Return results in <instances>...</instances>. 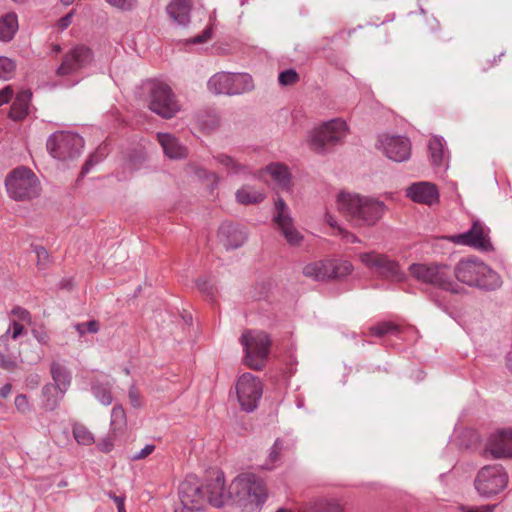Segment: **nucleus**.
<instances>
[{
    "mask_svg": "<svg viewBox=\"0 0 512 512\" xmlns=\"http://www.w3.org/2000/svg\"><path fill=\"white\" fill-rule=\"evenodd\" d=\"M336 205L347 221L358 227L375 225L386 209L384 202L378 199L348 192L338 194Z\"/></svg>",
    "mask_w": 512,
    "mask_h": 512,
    "instance_id": "obj_1",
    "label": "nucleus"
},
{
    "mask_svg": "<svg viewBox=\"0 0 512 512\" xmlns=\"http://www.w3.org/2000/svg\"><path fill=\"white\" fill-rule=\"evenodd\" d=\"M454 275L459 282L485 291L496 290L503 283L501 276L477 257L462 258Z\"/></svg>",
    "mask_w": 512,
    "mask_h": 512,
    "instance_id": "obj_2",
    "label": "nucleus"
},
{
    "mask_svg": "<svg viewBox=\"0 0 512 512\" xmlns=\"http://www.w3.org/2000/svg\"><path fill=\"white\" fill-rule=\"evenodd\" d=\"M231 503L242 512H257L266 500L264 482L251 473L237 476L230 484Z\"/></svg>",
    "mask_w": 512,
    "mask_h": 512,
    "instance_id": "obj_3",
    "label": "nucleus"
},
{
    "mask_svg": "<svg viewBox=\"0 0 512 512\" xmlns=\"http://www.w3.org/2000/svg\"><path fill=\"white\" fill-rule=\"evenodd\" d=\"M149 109L162 118L170 119L180 111V104L171 87L152 79L144 84Z\"/></svg>",
    "mask_w": 512,
    "mask_h": 512,
    "instance_id": "obj_4",
    "label": "nucleus"
},
{
    "mask_svg": "<svg viewBox=\"0 0 512 512\" xmlns=\"http://www.w3.org/2000/svg\"><path fill=\"white\" fill-rule=\"evenodd\" d=\"M5 185L9 196L16 201L31 200L39 196L41 184L36 174L25 166L12 170Z\"/></svg>",
    "mask_w": 512,
    "mask_h": 512,
    "instance_id": "obj_5",
    "label": "nucleus"
},
{
    "mask_svg": "<svg viewBox=\"0 0 512 512\" xmlns=\"http://www.w3.org/2000/svg\"><path fill=\"white\" fill-rule=\"evenodd\" d=\"M209 92L215 95H241L254 89V82L248 73L218 72L207 82Z\"/></svg>",
    "mask_w": 512,
    "mask_h": 512,
    "instance_id": "obj_6",
    "label": "nucleus"
},
{
    "mask_svg": "<svg viewBox=\"0 0 512 512\" xmlns=\"http://www.w3.org/2000/svg\"><path fill=\"white\" fill-rule=\"evenodd\" d=\"M348 127L342 119H332L315 128L309 136L310 148L319 154L326 153L346 136Z\"/></svg>",
    "mask_w": 512,
    "mask_h": 512,
    "instance_id": "obj_7",
    "label": "nucleus"
},
{
    "mask_svg": "<svg viewBox=\"0 0 512 512\" xmlns=\"http://www.w3.org/2000/svg\"><path fill=\"white\" fill-rule=\"evenodd\" d=\"M409 272L419 282L458 293V286L452 280L447 265L414 263L409 266Z\"/></svg>",
    "mask_w": 512,
    "mask_h": 512,
    "instance_id": "obj_8",
    "label": "nucleus"
},
{
    "mask_svg": "<svg viewBox=\"0 0 512 512\" xmlns=\"http://www.w3.org/2000/svg\"><path fill=\"white\" fill-rule=\"evenodd\" d=\"M240 342L245 350L246 364L254 370H261L270 351L269 335L263 331L250 330L241 336Z\"/></svg>",
    "mask_w": 512,
    "mask_h": 512,
    "instance_id": "obj_9",
    "label": "nucleus"
},
{
    "mask_svg": "<svg viewBox=\"0 0 512 512\" xmlns=\"http://www.w3.org/2000/svg\"><path fill=\"white\" fill-rule=\"evenodd\" d=\"M46 147L49 154L55 159L73 160L80 156L84 140L77 133L57 131L49 136Z\"/></svg>",
    "mask_w": 512,
    "mask_h": 512,
    "instance_id": "obj_10",
    "label": "nucleus"
},
{
    "mask_svg": "<svg viewBox=\"0 0 512 512\" xmlns=\"http://www.w3.org/2000/svg\"><path fill=\"white\" fill-rule=\"evenodd\" d=\"M508 481L509 477L503 466L487 465L478 471L474 486L480 496L490 498L503 491Z\"/></svg>",
    "mask_w": 512,
    "mask_h": 512,
    "instance_id": "obj_11",
    "label": "nucleus"
},
{
    "mask_svg": "<svg viewBox=\"0 0 512 512\" xmlns=\"http://www.w3.org/2000/svg\"><path fill=\"white\" fill-rule=\"evenodd\" d=\"M353 271V265L347 260H320L303 267V275L315 281L341 279Z\"/></svg>",
    "mask_w": 512,
    "mask_h": 512,
    "instance_id": "obj_12",
    "label": "nucleus"
},
{
    "mask_svg": "<svg viewBox=\"0 0 512 512\" xmlns=\"http://www.w3.org/2000/svg\"><path fill=\"white\" fill-rule=\"evenodd\" d=\"M360 261L383 279L403 281L406 277L397 261L387 255L371 251L359 254Z\"/></svg>",
    "mask_w": 512,
    "mask_h": 512,
    "instance_id": "obj_13",
    "label": "nucleus"
},
{
    "mask_svg": "<svg viewBox=\"0 0 512 512\" xmlns=\"http://www.w3.org/2000/svg\"><path fill=\"white\" fill-rule=\"evenodd\" d=\"M237 398L241 408L246 412L254 411L262 396V384L251 373L242 374L236 384Z\"/></svg>",
    "mask_w": 512,
    "mask_h": 512,
    "instance_id": "obj_14",
    "label": "nucleus"
},
{
    "mask_svg": "<svg viewBox=\"0 0 512 512\" xmlns=\"http://www.w3.org/2000/svg\"><path fill=\"white\" fill-rule=\"evenodd\" d=\"M93 60L94 53L91 48L83 44L76 45L64 55L56 69V75L59 77L73 75L91 65Z\"/></svg>",
    "mask_w": 512,
    "mask_h": 512,
    "instance_id": "obj_15",
    "label": "nucleus"
},
{
    "mask_svg": "<svg viewBox=\"0 0 512 512\" xmlns=\"http://www.w3.org/2000/svg\"><path fill=\"white\" fill-rule=\"evenodd\" d=\"M489 232V228L483 223L475 221L468 231L453 236L452 241L458 245L470 246L482 252H489L494 249L489 238Z\"/></svg>",
    "mask_w": 512,
    "mask_h": 512,
    "instance_id": "obj_16",
    "label": "nucleus"
},
{
    "mask_svg": "<svg viewBox=\"0 0 512 512\" xmlns=\"http://www.w3.org/2000/svg\"><path fill=\"white\" fill-rule=\"evenodd\" d=\"M275 210L276 213L273 218L274 222L286 239L287 243L291 246L299 245L303 240V236L294 227L289 208L281 197H278L275 200Z\"/></svg>",
    "mask_w": 512,
    "mask_h": 512,
    "instance_id": "obj_17",
    "label": "nucleus"
},
{
    "mask_svg": "<svg viewBox=\"0 0 512 512\" xmlns=\"http://www.w3.org/2000/svg\"><path fill=\"white\" fill-rule=\"evenodd\" d=\"M179 499L183 505H190L192 509L201 510L206 503L205 486L201 485L198 478L188 476L179 485Z\"/></svg>",
    "mask_w": 512,
    "mask_h": 512,
    "instance_id": "obj_18",
    "label": "nucleus"
},
{
    "mask_svg": "<svg viewBox=\"0 0 512 512\" xmlns=\"http://www.w3.org/2000/svg\"><path fill=\"white\" fill-rule=\"evenodd\" d=\"M379 147L390 160L395 162H404L411 156V142L405 136H381Z\"/></svg>",
    "mask_w": 512,
    "mask_h": 512,
    "instance_id": "obj_19",
    "label": "nucleus"
},
{
    "mask_svg": "<svg viewBox=\"0 0 512 512\" xmlns=\"http://www.w3.org/2000/svg\"><path fill=\"white\" fill-rule=\"evenodd\" d=\"M205 496L206 502L216 508H221L231 503L230 488L226 491L223 474H218L216 478L207 481L205 484Z\"/></svg>",
    "mask_w": 512,
    "mask_h": 512,
    "instance_id": "obj_20",
    "label": "nucleus"
},
{
    "mask_svg": "<svg viewBox=\"0 0 512 512\" xmlns=\"http://www.w3.org/2000/svg\"><path fill=\"white\" fill-rule=\"evenodd\" d=\"M406 196L414 202L426 205H432L439 200L438 189L430 182L412 183L406 189Z\"/></svg>",
    "mask_w": 512,
    "mask_h": 512,
    "instance_id": "obj_21",
    "label": "nucleus"
},
{
    "mask_svg": "<svg viewBox=\"0 0 512 512\" xmlns=\"http://www.w3.org/2000/svg\"><path fill=\"white\" fill-rule=\"evenodd\" d=\"M487 450L494 458L512 457V429L492 434L487 442Z\"/></svg>",
    "mask_w": 512,
    "mask_h": 512,
    "instance_id": "obj_22",
    "label": "nucleus"
},
{
    "mask_svg": "<svg viewBox=\"0 0 512 512\" xmlns=\"http://www.w3.org/2000/svg\"><path fill=\"white\" fill-rule=\"evenodd\" d=\"M218 237L227 250L237 249L246 242L247 232L239 225L223 223L219 227Z\"/></svg>",
    "mask_w": 512,
    "mask_h": 512,
    "instance_id": "obj_23",
    "label": "nucleus"
},
{
    "mask_svg": "<svg viewBox=\"0 0 512 512\" xmlns=\"http://www.w3.org/2000/svg\"><path fill=\"white\" fill-rule=\"evenodd\" d=\"M157 139L164 154L170 159H183L187 156V148L170 133H157Z\"/></svg>",
    "mask_w": 512,
    "mask_h": 512,
    "instance_id": "obj_24",
    "label": "nucleus"
},
{
    "mask_svg": "<svg viewBox=\"0 0 512 512\" xmlns=\"http://www.w3.org/2000/svg\"><path fill=\"white\" fill-rule=\"evenodd\" d=\"M300 512H344L343 506L333 498H314L301 504Z\"/></svg>",
    "mask_w": 512,
    "mask_h": 512,
    "instance_id": "obj_25",
    "label": "nucleus"
},
{
    "mask_svg": "<svg viewBox=\"0 0 512 512\" xmlns=\"http://www.w3.org/2000/svg\"><path fill=\"white\" fill-rule=\"evenodd\" d=\"M32 99V92L27 90H22L17 93L9 111V118L14 121H21L29 113L30 102Z\"/></svg>",
    "mask_w": 512,
    "mask_h": 512,
    "instance_id": "obj_26",
    "label": "nucleus"
},
{
    "mask_svg": "<svg viewBox=\"0 0 512 512\" xmlns=\"http://www.w3.org/2000/svg\"><path fill=\"white\" fill-rule=\"evenodd\" d=\"M169 17L179 26L190 22L189 0H172L166 8Z\"/></svg>",
    "mask_w": 512,
    "mask_h": 512,
    "instance_id": "obj_27",
    "label": "nucleus"
},
{
    "mask_svg": "<svg viewBox=\"0 0 512 512\" xmlns=\"http://www.w3.org/2000/svg\"><path fill=\"white\" fill-rule=\"evenodd\" d=\"M431 164L434 168H442L448 157L445 149V141L440 136H433L428 143Z\"/></svg>",
    "mask_w": 512,
    "mask_h": 512,
    "instance_id": "obj_28",
    "label": "nucleus"
},
{
    "mask_svg": "<svg viewBox=\"0 0 512 512\" xmlns=\"http://www.w3.org/2000/svg\"><path fill=\"white\" fill-rule=\"evenodd\" d=\"M41 404L46 411H54L58 408L65 393H62L52 383H47L42 387Z\"/></svg>",
    "mask_w": 512,
    "mask_h": 512,
    "instance_id": "obj_29",
    "label": "nucleus"
},
{
    "mask_svg": "<svg viewBox=\"0 0 512 512\" xmlns=\"http://www.w3.org/2000/svg\"><path fill=\"white\" fill-rule=\"evenodd\" d=\"M54 387L66 393L70 387L72 376L67 367L59 362H53L50 367Z\"/></svg>",
    "mask_w": 512,
    "mask_h": 512,
    "instance_id": "obj_30",
    "label": "nucleus"
},
{
    "mask_svg": "<svg viewBox=\"0 0 512 512\" xmlns=\"http://www.w3.org/2000/svg\"><path fill=\"white\" fill-rule=\"evenodd\" d=\"M112 387L113 383L109 380L95 379L91 383V392L101 404L109 406L113 402Z\"/></svg>",
    "mask_w": 512,
    "mask_h": 512,
    "instance_id": "obj_31",
    "label": "nucleus"
},
{
    "mask_svg": "<svg viewBox=\"0 0 512 512\" xmlns=\"http://www.w3.org/2000/svg\"><path fill=\"white\" fill-rule=\"evenodd\" d=\"M18 30V17L16 13L10 12L0 18V40L9 42L13 39Z\"/></svg>",
    "mask_w": 512,
    "mask_h": 512,
    "instance_id": "obj_32",
    "label": "nucleus"
},
{
    "mask_svg": "<svg viewBox=\"0 0 512 512\" xmlns=\"http://www.w3.org/2000/svg\"><path fill=\"white\" fill-rule=\"evenodd\" d=\"M235 197L238 203L249 205L262 202L265 198V195L263 192L255 189L250 185H244L236 191Z\"/></svg>",
    "mask_w": 512,
    "mask_h": 512,
    "instance_id": "obj_33",
    "label": "nucleus"
},
{
    "mask_svg": "<svg viewBox=\"0 0 512 512\" xmlns=\"http://www.w3.org/2000/svg\"><path fill=\"white\" fill-rule=\"evenodd\" d=\"M294 448V442H285L281 438H277L269 450L266 463L263 468L270 470L275 467V464L280 460V453L284 450H290Z\"/></svg>",
    "mask_w": 512,
    "mask_h": 512,
    "instance_id": "obj_34",
    "label": "nucleus"
},
{
    "mask_svg": "<svg viewBox=\"0 0 512 512\" xmlns=\"http://www.w3.org/2000/svg\"><path fill=\"white\" fill-rule=\"evenodd\" d=\"M267 171L281 189H289L291 175L285 165L273 163L267 167Z\"/></svg>",
    "mask_w": 512,
    "mask_h": 512,
    "instance_id": "obj_35",
    "label": "nucleus"
},
{
    "mask_svg": "<svg viewBox=\"0 0 512 512\" xmlns=\"http://www.w3.org/2000/svg\"><path fill=\"white\" fill-rule=\"evenodd\" d=\"M214 159L219 164L224 166L232 174L239 175V174H247L249 172L248 167L246 165L237 162L234 158H232L231 156H229L227 154H224V153L217 154L216 156H214Z\"/></svg>",
    "mask_w": 512,
    "mask_h": 512,
    "instance_id": "obj_36",
    "label": "nucleus"
},
{
    "mask_svg": "<svg viewBox=\"0 0 512 512\" xmlns=\"http://www.w3.org/2000/svg\"><path fill=\"white\" fill-rule=\"evenodd\" d=\"M398 331L399 327L393 322H381L369 328L370 334L376 337L397 334Z\"/></svg>",
    "mask_w": 512,
    "mask_h": 512,
    "instance_id": "obj_37",
    "label": "nucleus"
},
{
    "mask_svg": "<svg viewBox=\"0 0 512 512\" xmlns=\"http://www.w3.org/2000/svg\"><path fill=\"white\" fill-rule=\"evenodd\" d=\"M107 155V147L100 146L93 154L90 155L88 160L85 162V164L82 167L81 170V176L86 175L89 173L91 168L96 165L97 163L101 162L105 156Z\"/></svg>",
    "mask_w": 512,
    "mask_h": 512,
    "instance_id": "obj_38",
    "label": "nucleus"
},
{
    "mask_svg": "<svg viewBox=\"0 0 512 512\" xmlns=\"http://www.w3.org/2000/svg\"><path fill=\"white\" fill-rule=\"evenodd\" d=\"M73 436L80 445H90L94 442L93 434L82 424L73 426Z\"/></svg>",
    "mask_w": 512,
    "mask_h": 512,
    "instance_id": "obj_39",
    "label": "nucleus"
},
{
    "mask_svg": "<svg viewBox=\"0 0 512 512\" xmlns=\"http://www.w3.org/2000/svg\"><path fill=\"white\" fill-rule=\"evenodd\" d=\"M114 431L120 430L126 425V414L122 405H115L111 411V423Z\"/></svg>",
    "mask_w": 512,
    "mask_h": 512,
    "instance_id": "obj_40",
    "label": "nucleus"
},
{
    "mask_svg": "<svg viewBox=\"0 0 512 512\" xmlns=\"http://www.w3.org/2000/svg\"><path fill=\"white\" fill-rule=\"evenodd\" d=\"M16 64L15 62L5 56H0V79L10 80L15 73Z\"/></svg>",
    "mask_w": 512,
    "mask_h": 512,
    "instance_id": "obj_41",
    "label": "nucleus"
},
{
    "mask_svg": "<svg viewBox=\"0 0 512 512\" xmlns=\"http://www.w3.org/2000/svg\"><path fill=\"white\" fill-rule=\"evenodd\" d=\"M299 74L295 69H286L281 71L278 76V82L281 86H290L299 81Z\"/></svg>",
    "mask_w": 512,
    "mask_h": 512,
    "instance_id": "obj_42",
    "label": "nucleus"
},
{
    "mask_svg": "<svg viewBox=\"0 0 512 512\" xmlns=\"http://www.w3.org/2000/svg\"><path fill=\"white\" fill-rule=\"evenodd\" d=\"M198 122L204 129L208 130H213L219 125V119L215 113L199 115Z\"/></svg>",
    "mask_w": 512,
    "mask_h": 512,
    "instance_id": "obj_43",
    "label": "nucleus"
},
{
    "mask_svg": "<svg viewBox=\"0 0 512 512\" xmlns=\"http://www.w3.org/2000/svg\"><path fill=\"white\" fill-rule=\"evenodd\" d=\"M32 250L37 257V266L39 269H45L49 264V253L43 246L32 245Z\"/></svg>",
    "mask_w": 512,
    "mask_h": 512,
    "instance_id": "obj_44",
    "label": "nucleus"
},
{
    "mask_svg": "<svg viewBox=\"0 0 512 512\" xmlns=\"http://www.w3.org/2000/svg\"><path fill=\"white\" fill-rule=\"evenodd\" d=\"M74 328L80 336H83L86 333L94 334L99 331V323L96 320H90L87 322L77 323L74 325Z\"/></svg>",
    "mask_w": 512,
    "mask_h": 512,
    "instance_id": "obj_45",
    "label": "nucleus"
},
{
    "mask_svg": "<svg viewBox=\"0 0 512 512\" xmlns=\"http://www.w3.org/2000/svg\"><path fill=\"white\" fill-rule=\"evenodd\" d=\"M105 1L110 6L116 8L118 10L125 11V12L134 10L138 5L137 0H105Z\"/></svg>",
    "mask_w": 512,
    "mask_h": 512,
    "instance_id": "obj_46",
    "label": "nucleus"
},
{
    "mask_svg": "<svg viewBox=\"0 0 512 512\" xmlns=\"http://www.w3.org/2000/svg\"><path fill=\"white\" fill-rule=\"evenodd\" d=\"M128 399L133 408H141L143 400L140 391L135 384H132L128 390Z\"/></svg>",
    "mask_w": 512,
    "mask_h": 512,
    "instance_id": "obj_47",
    "label": "nucleus"
},
{
    "mask_svg": "<svg viewBox=\"0 0 512 512\" xmlns=\"http://www.w3.org/2000/svg\"><path fill=\"white\" fill-rule=\"evenodd\" d=\"M15 406L17 408V410L21 413H25L27 411H29L30 407H29V403H28V399L26 397V395L24 394H19L15 397Z\"/></svg>",
    "mask_w": 512,
    "mask_h": 512,
    "instance_id": "obj_48",
    "label": "nucleus"
},
{
    "mask_svg": "<svg viewBox=\"0 0 512 512\" xmlns=\"http://www.w3.org/2000/svg\"><path fill=\"white\" fill-rule=\"evenodd\" d=\"M14 95V91L10 85L5 86L0 90V106L10 102Z\"/></svg>",
    "mask_w": 512,
    "mask_h": 512,
    "instance_id": "obj_49",
    "label": "nucleus"
},
{
    "mask_svg": "<svg viewBox=\"0 0 512 512\" xmlns=\"http://www.w3.org/2000/svg\"><path fill=\"white\" fill-rule=\"evenodd\" d=\"M16 367L17 363L0 351V368L5 370H13Z\"/></svg>",
    "mask_w": 512,
    "mask_h": 512,
    "instance_id": "obj_50",
    "label": "nucleus"
},
{
    "mask_svg": "<svg viewBox=\"0 0 512 512\" xmlns=\"http://www.w3.org/2000/svg\"><path fill=\"white\" fill-rule=\"evenodd\" d=\"M11 314L16 316L21 321H29L30 320L29 311L20 306H15L12 309Z\"/></svg>",
    "mask_w": 512,
    "mask_h": 512,
    "instance_id": "obj_51",
    "label": "nucleus"
},
{
    "mask_svg": "<svg viewBox=\"0 0 512 512\" xmlns=\"http://www.w3.org/2000/svg\"><path fill=\"white\" fill-rule=\"evenodd\" d=\"M155 450V445L153 444H147L143 449H141L138 453H135L132 456L133 460H141L146 458L148 455H150Z\"/></svg>",
    "mask_w": 512,
    "mask_h": 512,
    "instance_id": "obj_52",
    "label": "nucleus"
},
{
    "mask_svg": "<svg viewBox=\"0 0 512 512\" xmlns=\"http://www.w3.org/2000/svg\"><path fill=\"white\" fill-rule=\"evenodd\" d=\"M339 234L347 243H358L360 239L353 233L347 231L344 228L338 227Z\"/></svg>",
    "mask_w": 512,
    "mask_h": 512,
    "instance_id": "obj_53",
    "label": "nucleus"
},
{
    "mask_svg": "<svg viewBox=\"0 0 512 512\" xmlns=\"http://www.w3.org/2000/svg\"><path fill=\"white\" fill-rule=\"evenodd\" d=\"M108 496L115 502L118 512H126L124 496H117L112 492H109Z\"/></svg>",
    "mask_w": 512,
    "mask_h": 512,
    "instance_id": "obj_54",
    "label": "nucleus"
},
{
    "mask_svg": "<svg viewBox=\"0 0 512 512\" xmlns=\"http://www.w3.org/2000/svg\"><path fill=\"white\" fill-rule=\"evenodd\" d=\"M73 15H74V10H72L71 12L67 13L66 15H64L63 17H61L59 19L58 27L60 30L63 31L70 26V24L72 23Z\"/></svg>",
    "mask_w": 512,
    "mask_h": 512,
    "instance_id": "obj_55",
    "label": "nucleus"
},
{
    "mask_svg": "<svg viewBox=\"0 0 512 512\" xmlns=\"http://www.w3.org/2000/svg\"><path fill=\"white\" fill-rule=\"evenodd\" d=\"M497 504L493 505H484L481 507H463V512H493L494 508Z\"/></svg>",
    "mask_w": 512,
    "mask_h": 512,
    "instance_id": "obj_56",
    "label": "nucleus"
},
{
    "mask_svg": "<svg viewBox=\"0 0 512 512\" xmlns=\"http://www.w3.org/2000/svg\"><path fill=\"white\" fill-rule=\"evenodd\" d=\"M26 386L30 389H35L38 387L39 383H40V376L36 373H32V374H29L27 377H26Z\"/></svg>",
    "mask_w": 512,
    "mask_h": 512,
    "instance_id": "obj_57",
    "label": "nucleus"
},
{
    "mask_svg": "<svg viewBox=\"0 0 512 512\" xmlns=\"http://www.w3.org/2000/svg\"><path fill=\"white\" fill-rule=\"evenodd\" d=\"M33 336L40 344H47L49 341V335L44 330H33Z\"/></svg>",
    "mask_w": 512,
    "mask_h": 512,
    "instance_id": "obj_58",
    "label": "nucleus"
},
{
    "mask_svg": "<svg viewBox=\"0 0 512 512\" xmlns=\"http://www.w3.org/2000/svg\"><path fill=\"white\" fill-rule=\"evenodd\" d=\"M145 161L144 154L140 151L135 154V156L131 155L129 162L133 168H136L138 165L142 164Z\"/></svg>",
    "mask_w": 512,
    "mask_h": 512,
    "instance_id": "obj_59",
    "label": "nucleus"
},
{
    "mask_svg": "<svg viewBox=\"0 0 512 512\" xmlns=\"http://www.w3.org/2000/svg\"><path fill=\"white\" fill-rule=\"evenodd\" d=\"M10 327L13 328V331H12L13 339H17L22 334V332L24 330V326L15 320L11 321Z\"/></svg>",
    "mask_w": 512,
    "mask_h": 512,
    "instance_id": "obj_60",
    "label": "nucleus"
},
{
    "mask_svg": "<svg viewBox=\"0 0 512 512\" xmlns=\"http://www.w3.org/2000/svg\"><path fill=\"white\" fill-rule=\"evenodd\" d=\"M210 38H211V29L207 28L203 31V33L201 35H198L193 39V43H195V44L204 43Z\"/></svg>",
    "mask_w": 512,
    "mask_h": 512,
    "instance_id": "obj_61",
    "label": "nucleus"
},
{
    "mask_svg": "<svg viewBox=\"0 0 512 512\" xmlns=\"http://www.w3.org/2000/svg\"><path fill=\"white\" fill-rule=\"evenodd\" d=\"M11 390H12L11 384L7 383V384L3 385L0 388V397H2V398L8 397V395L11 393Z\"/></svg>",
    "mask_w": 512,
    "mask_h": 512,
    "instance_id": "obj_62",
    "label": "nucleus"
},
{
    "mask_svg": "<svg viewBox=\"0 0 512 512\" xmlns=\"http://www.w3.org/2000/svg\"><path fill=\"white\" fill-rule=\"evenodd\" d=\"M194 511H197V510L192 509V507L190 505H183V504H181L180 506H177L174 509V512H194Z\"/></svg>",
    "mask_w": 512,
    "mask_h": 512,
    "instance_id": "obj_63",
    "label": "nucleus"
},
{
    "mask_svg": "<svg viewBox=\"0 0 512 512\" xmlns=\"http://www.w3.org/2000/svg\"><path fill=\"white\" fill-rule=\"evenodd\" d=\"M197 287L199 290H201L202 292H207V293H210L209 291V287H208V282L205 281V280H198L197 281Z\"/></svg>",
    "mask_w": 512,
    "mask_h": 512,
    "instance_id": "obj_64",
    "label": "nucleus"
}]
</instances>
